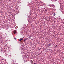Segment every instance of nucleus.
Masks as SVG:
<instances>
[{
	"label": "nucleus",
	"instance_id": "0eeeda50",
	"mask_svg": "<svg viewBox=\"0 0 64 64\" xmlns=\"http://www.w3.org/2000/svg\"><path fill=\"white\" fill-rule=\"evenodd\" d=\"M24 61H25V62H26V60H24Z\"/></svg>",
	"mask_w": 64,
	"mask_h": 64
},
{
	"label": "nucleus",
	"instance_id": "f03ea898",
	"mask_svg": "<svg viewBox=\"0 0 64 64\" xmlns=\"http://www.w3.org/2000/svg\"><path fill=\"white\" fill-rule=\"evenodd\" d=\"M28 38H25L24 40V41H26V40Z\"/></svg>",
	"mask_w": 64,
	"mask_h": 64
},
{
	"label": "nucleus",
	"instance_id": "39448f33",
	"mask_svg": "<svg viewBox=\"0 0 64 64\" xmlns=\"http://www.w3.org/2000/svg\"><path fill=\"white\" fill-rule=\"evenodd\" d=\"M30 62H31V63H33V61H32V60H31L30 61Z\"/></svg>",
	"mask_w": 64,
	"mask_h": 64
},
{
	"label": "nucleus",
	"instance_id": "f257e3e1",
	"mask_svg": "<svg viewBox=\"0 0 64 64\" xmlns=\"http://www.w3.org/2000/svg\"><path fill=\"white\" fill-rule=\"evenodd\" d=\"M14 34H15V33H16V32H16V30H14Z\"/></svg>",
	"mask_w": 64,
	"mask_h": 64
},
{
	"label": "nucleus",
	"instance_id": "6e6552de",
	"mask_svg": "<svg viewBox=\"0 0 64 64\" xmlns=\"http://www.w3.org/2000/svg\"><path fill=\"white\" fill-rule=\"evenodd\" d=\"M14 39H15V40H16V38H14Z\"/></svg>",
	"mask_w": 64,
	"mask_h": 64
},
{
	"label": "nucleus",
	"instance_id": "7ed1b4c3",
	"mask_svg": "<svg viewBox=\"0 0 64 64\" xmlns=\"http://www.w3.org/2000/svg\"><path fill=\"white\" fill-rule=\"evenodd\" d=\"M22 40H23V39H22V38H20V41H22Z\"/></svg>",
	"mask_w": 64,
	"mask_h": 64
},
{
	"label": "nucleus",
	"instance_id": "1a4fd4ad",
	"mask_svg": "<svg viewBox=\"0 0 64 64\" xmlns=\"http://www.w3.org/2000/svg\"><path fill=\"white\" fill-rule=\"evenodd\" d=\"M24 37H23V38H22V39H23V38H24Z\"/></svg>",
	"mask_w": 64,
	"mask_h": 64
},
{
	"label": "nucleus",
	"instance_id": "20e7f679",
	"mask_svg": "<svg viewBox=\"0 0 64 64\" xmlns=\"http://www.w3.org/2000/svg\"><path fill=\"white\" fill-rule=\"evenodd\" d=\"M55 15H56V14H55L54 13V16H55Z\"/></svg>",
	"mask_w": 64,
	"mask_h": 64
},
{
	"label": "nucleus",
	"instance_id": "9d476101",
	"mask_svg": "<svg viewBox=\"0 0 64 64\" xmlns=\"http://www.w3.org/2000/svg\"><path fill=\"white\" fill-rule=\"evenodd\" d=\"M50 44L49 45H50Z\"/></svg>",
	"mask_w": 64,
	"mask_h": 64
},
{
	"label": "nucleus",
	"instance_id": "423d86ee",
	"mask_svg": "<svg viewBox=\"0 0 64 64\" xmlns=\"http://www.w3.org/2000/svg\"><path fill=\"white\" fill-rule=\"evenodd\" d=\"M31 38V36H30L28 37L29 39H30Z\"/></svg>",
	"mask_w": 64,
	"mask_h": 64
}]
</instances>
